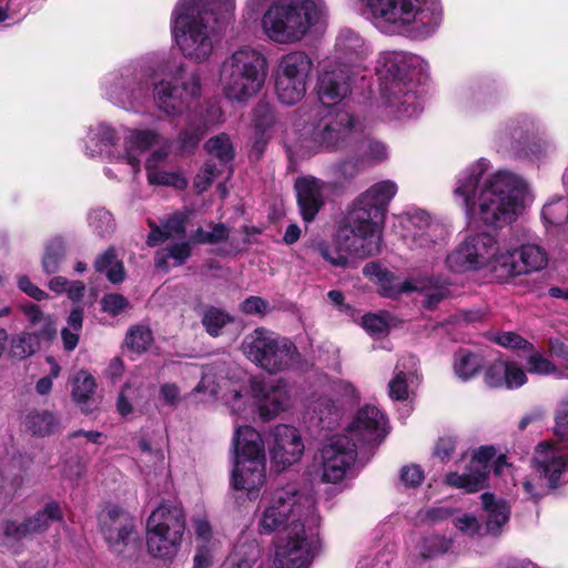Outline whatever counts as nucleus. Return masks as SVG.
Listing matches in <instances>:
<instances>
[{"mask_svg":"<svg viewBox=\"0 0 568 568\" xmlns=\"http://www.w3.org/2000/svg\"><path fill=\"white\" fill-rule=\"evenodd\" d=\"M503 240L488 232L467 234L446 256L445 265L454 273L488 270L498 277Z\"/></svg>","mask_w":568,"mask_h":568,"instance_id":"2eb2a0df","label":"nucleus"},{"mask_svg":"<svg viewBox=\"0 0 568 568\" xmlns=\"http://www.w3.org/2000/svg\"><path fill=\"white\" fill-rule=\"evenodd\" d=\"M556 444L541 443L536 447L535 468L550 488L568 480V399H562L555 415Z\"/></svg>","mask_w":568,"mask_h":568,"instance_id":"f3484780","label":"nucleus"},{"mask_svg":"<svg viewBox=\"0 0 568 568\" xmlns=\"http://www.w3.org/2000/svg\"><path fill=\"white\" fill-rule=\"evenodd\" d=\"M489 169L490 162L481 158L463 170L456 179L455 200L470 219L494 226L510 224L524 211L527 184L518 174L498 170L479 186Z\"/></svg>","mask_w":568,"mask_h":568,"instance_id":"f257e3e1","label":"nucleus"},{"mask_svg":"<svg viewBox=\"0 0 568 568\" xmlns=\"http://www.w3.org/2000/svg\"><path fill=\"white\" fill-rule=\"evenodd\" d=\"M361 16L382 33L427 40L440 28V0H357Z\"/></svg>","mask_w":568,"mask_h":568,"instance_id":"39448f33","label":"nucleus"},{"mask_svg":"<svg viewBox=\"0 0 568 568\" xmlns=\"http://www.w3.org/2000/svg\"><path fill=\"white\" fill-rule=\"evenodd\" d=\"M152 341L153 336L151 329L143 325L132 327L125 337L126 345L136 352L145 351L151 345Z\"/></svg>","mask_w":568,"mask_h":568,"instance_id":"e2e57ef3","label":"nucleus"},{"mask_svg":"<svg viewBox=\"0 0 568 568\" xmlns=\"http://www.w3.org/2000/svg\"><path fill=\"white\" fill-rule=\"evenodd\" d=\"M457 98L459 102L469 110L479 109L486 102V93L477 82H469L459 87Z\"/></svg>","mask_w":568,"mask_h":568,"instance_id":"4d7b16f0","label":"nucleus"},{"mask_svg":"<svg viewBox=\"0 0 568 568\" xmlns=\"http://www.w3.org/2000/svg\"><path fill=\"white\" fill-rule=\"evenodd\" d=\"M234 450L231 486L255 497L265 484L266 455L264 442L251 426L236 427L232 440Z\"/></svg>","mask_w":568,"mask_h":568,"instance_id":"1a4fd4ad","label":"nucleus"},{"mask_svg":"<svg viewBox=\"0 0 568 568\" xmlns=\"http://www.w3.org/2000/svg\"><path fill=\"white\" fill-rule=\"evenodd\" d=\"M542 122L530 114H518L500 125L494 141L498 151H505L516 158L539 161L555 151V144L547 140L529 142V139L542 132Z\"/></svg>","mask_w":568,"mask_h":568,"instance_id":"ddd939ff","label":"nucleus"},{"mask_svg":"<svg viewBox=\"0 0 568 568\" xmlns=\"http://www.w3.org/2000/svg\"><path fill=\"white\" fill-rule=\"evenodd\" d=\"M230 230L223 223H209L206 227H199L195 230L191 239L197 244H217L229 237Z\"/></svg>","mask_w":568,"mask_h":568,"instance_id":"864d4df0","label":"nucleus"},{"mask_svg":"<svg viewBox=\"0 0 568 568\" xmlns=\"http://www.w3.org/2000/svg\"><path fill=\"white\" fill-rule=\"evenodd\" d=\"M155 72L153 57L132 60L103 78L102 97L126 111H139L149 100L150 80Z\"/></svg>","mask_w":568,"mask_h":568,"instance_id":"6e6552de","label":"nucleus"},{"mask_svg":"<svg viewBox=\"0 0 568 568\" xmlns=\"http://www.w3.org/2000/svg\"><path fill=\"white\" fill-rule=\"evenodd\" d=\"M205 149L209 154L212 156V161L214 159L219 161L216 164L217 168L226 171V179H230L232 175V165L231 162L233 160L234 153L233 148L230 141V138L226 134H221L214 138H211L205 143Z\"/></svg>","mask_w":568,"mask_h":568,"instance_id":"37998d69","label":"nucleus"},{"mask_svg":"<svg viewBox=\"0 0 568 568\" xmlns=\"http://www.w3.org/2000/svg\"><path fill=\"white\" fill-rule=\"evenodd\" d=\"M189 214L185 212H175L161 222L159 226L155 222L149 220L151 232L146 243L149 246H156L170 237H182L185 234V223Z\"/></svg>","mask_w":568,"mask_h":568,"instance_id":"4c0bfd02","label":"nucleus"},{"mask_svg":"<svg viewBox=\"0 0 568 568\" xmlns=\"http://www.w3.org/2000/svg\"><path fill=\"white\" fill-rule=\"evenodd\" d=\"M523 490L525 493V496L527 499H531L537 501L542 496L546 495L547 488H550L548 486V483L546 479L540 476V474H535L528 476L521 484Z\"/></svg>","mask_w":568,"mask_h":568,"instance_id":"69168bd1","label":"nucleus"},{"mask_svg":"<svg viewBox=\"0 0 568 568\" xmlns=\"http://www.w3.org/2000/svg\"><path fill=\"white\" fill-rule=\"evenodd\" d=\"M232 317L225 311L211 306L206 308L202 316V324L205 331L213 337L221 334L222 328L232 322Z\"/></svg>","mask_w":568,"mask_h":568,"instance_id":"13d9d810","label":"nucleus"},{"mask_svg":"<svg viewBox=\"0 0 568 568\" xmlns=\"http://www.w3.org/2000/svg\"><path fill=\"white\" fill-rule=\"evenodd\" d=\"M191 253L187 242L174 243L156 252L155 265L168 270L170 266H179L186 262Z\"/></svg>","mask_w":568,"mask_h":568,"instance_id":"49530a36","label":"nucleus"},{"mask_svg":"<svg viewBox=\"0 0 568 568\" xmlns=\"http://www.w3.org/2000/svg\"><path fill=\"white\" fill-rule=\"evenodd\" d=\"M220 85L226 100L246 103L265 87L268 60L257 48L241 45L224 58L220 65Z\"/></svg>","mask_w":568,"mask_h":568,"instance_id":"423d86ee","label":"nucleus"},{"mask_svg":"<svg viewBox=\"0 0 568 568\" xmlns=\"http://www.w3.org/2000/svg\"><path fill=\"white\" fill-rule=\"evenodd\" d=\"M169 78L153 88V99L158 110L168 116H180L190 110L202 92L201 78L196 71H187L184 63L170 69Z\"/></svg>","mask_w":568,"mask_h":568,"instance_id":"dca6fc26","label":"nucleus"},{"mask_svg":"<svg viewBox=\"0 0 568 568\" xmlns=\"http://www.w3.org/2000/svg\"><path fill=\"white\" fill-rule=\"evenodd\" d=\"M99 520L109 546L121 552L118 546L126 545L133 530V520L130 515L116 505H108L101 511Z\"/></svg>","mask_w":568,"mask_h":568,"instance_id":"2f4dec72","label":"nucleus"},{"mask_svg":"<svg viewBox=\"0 0 568 568\" xmlns=\"http://www.w3.org/2000/svg\"><path fill=\"white\" fill-rule=\"evenodd\" d=\"M484 361L479 354L460 349L455 354L454 371L463 381L474 377L483 367Z\"/></svg>","mask_w":568,"mask_h":568,"instance_id":"de8ad7c7","label":"nucleus"},{"mask_svg":"<svg viewBox=\"0 0 568 568\" xmlns=\"http://www.w3.org/2000/svg\"><path fill=\"white\" fill-rule=\"evenodd\" d=\"M253 125L254 149L261 153L280 128L274 105L265 100H260L253 110Z\"/></svg>","mask_w":568,"mask_h":568,"instance_id":"f704fd0d","label":"nucleus"},{"mask_svg":"<svg viewBox=\"0 0 568 568\" xmlns=\"http://www.w3.org/2000/svg\"><path fill=\"white\" fill-rule=\"evenodd\" d=\"M159 134L153 130H129L121 144V135L112 125L99 122L88 128L83 152L90 158L130 165L132 173L140 171L141 155L156 144Z\"/></svg>","mask_w":568,"mask_h":568,"instance_id":"0eeeda50","label":"nucleus"},{"mask_svg":"<svg viewBox=\"0 0 568 568\" xmlns=\"http://www.w3.org/2000/svg\"><path fill=\"white\" fill-rule=\"evenodd\" d=\"M63 521V511L59 503L50 501L37 511L32 517L18 524L16 521H7L0 527V532L9 541H18L30 536L47 531L53 524Z\"/></svg>","mask_w":568,"mask_h":568,"instance_id":"bb28decb","label":"nucleus"},{"mask_svg":"<svg viewBox=\"0 0 568 568\" xmlns=\"http://www.w3.org/2000/svg\"><path fill=\"white\" fill-rule=\"evenodd\" d=\"M294 187L303 220L313 221L324 206L329 184L313 175H304L296 179Z\"/></svg>","mask_w":568,"mask_h":568,"instance_id":"7c9ffc66","label":"nucleus"},{"mask_svg":"<svg viewBox=\"0 0 568 568\" xmlns=\"http://www.w3.org/2000/svg\"><path fill=\"white\" fill-rule=\"evenodd\" d=\"M453 524L457 530L468 537L475 538L483 535V527L480 523L470 514L457 511L454 516Z\"/></svg>","mask_w":568,"mask_h":568,"instance_id":"0e129e2a","label":"nucleus"},{"mask_svg":"<svg viewBox=\"0 0 568 568\" xmlns=\"http://www.w3.org/2000/svg\"><path fill=\"white\" fill-rule=\"evenodd\" d=\"M417 358L413 355L402 357L396 367L394 377L388 383L389 397L394 400H406L409 396V386L417 378Z\"/></svg>","mask_w":568,"mask_h":568,"instance_id":"e433bc0d","label":"nucleus"},{"mask_svg":"<svg viewBox=\"0 0 568 568\" xmlns=\"http://www.w3.org/2000/svg\"><path fill=\"white\" fill-rule=\"evenodd\" d=\"M308 515L320 516L314 496L300 491L295 485H287L275 490L264 507L257 528L260 534H272L284 529L285 534L294 526L307 524Z\"/></svg>","mask_w":568,"mask_h":568,"instance_id":"9d476101","label":"nucleus"},{"mask_svg":"<svg viewBox=\"0 0 568 568\" xmlns=\"http://www.w3.org/2000/svg\"><path fill=\"white\" fill-rule=\"evenodd\" d=\"M89 224L100 236H104L113 230V217L109 211L95 209L89 214Z\"/></svg>","mask_w":568,"mask_h":568,"instance_id":"774afa93","label":"nucleus"},{"mask_svg":"<svg viewBox=\"0 0 568 568\" xmlns=\"http://www.w3.org/2000/svg\"><path fill=\"white\" fill-rule=\"evenodd\" d=\"M353 149L359 151L363 158L361 161L363 163L365 161L369 163H379L386 160L388 155L386 145L379 141L372 140L371 138L364 135L363 130Z\"/></svg>","mask_w":568,"mask_h":568,"instance_id":"603ef678","label":"nucleus"},{"mask_svg":"<svg viewBox=\"0 0 568 568\" xmlns=\"http://www.w3.org/2000/svg\"><path fill=\"white\" fill-rule=\"evenodd\" d=\"M222 110L214 103L205 105V113L203 109L196 110L192 116L187 119V125L179 134L180 146L183 151H192L209 128L222 121Z\"/></svg>","mask_w":568,"mask_h":568,"instance_id":"473e14b6","label":"nucleus"},{"mask_svg":"<svg viewBox=\"0 0 568 568\" xmlns=\"http://www.w3.org/2000/svg\"><path fill=\"white\" fill-rule=\"evenodd\" d=\"M316 122L306 129L304 141L316 150L339 151L353 149L362 132L354 115L342 108H321Z\"/></svg>","mask_w":568,"mask_h":568,"instance_id":"f8f14e48","label":"nucleus"},{"mask_svg":"<svg viewBox=\"0 0 568 568\" xmlns=\"http://www.w3.org/2000/svg\"><path fill=\"white\" fill-rule=\"evenodd\" d=\"M307 524L292 526L277 545L274 558L276 568H306L320 550V516L308 515Z\"/></svg>","mask_w":568,"mask_h":568,"instance_id":"aec40b11","label":"nucleus"},{"mask_svg":"<svg viewBox=\"0 0 568 568\" xmlns=\"http://www.w3.org/2000/svg\"><path fill=\"white\" fill-rule=\"evenodd\" d=\"M483 508L487 514L486 532L491 536L501 534L504 526L509 520L510 507L501 499H496L494 495L485 493L480 496Z\"/></svg>","mask_w":568,"mask_h":568,"instance_id":"58836bf2","label":"nucleus"},{"mask_svg":"<svg viewBox=\"0 0 568 568\" xmlns=\"http://www.w3.org/2000/svg\"><path fill=\"white\" fill-rule=\"evenodd\" d=\"M351 227H345L337 233V244L343 252L359 258L376 255L381 251L382 231L376 221L352 219Z\"/></svg>","mask_w":568,"mask_h":568,"instance_id":"5701e85b","label":"nucleus"},{"mask_svg":"<svg viewBox=\"0 0 568 568\" xmlns=\"http://www.w3.org/2000/svg\"><path fill=\"white\" fill-rule=\"evenodd\" d=\"M387 429L385 414L376 406L366 405L357 412L347 430L358 443L372 444L379 443Z\"/></svg>","mask_w":568,"mask_h":568,"instance_id":"c756f323","label":"nucleus"},{"mask_svg":"<svg viewBox=\"0 0 568 568\" xmlns=\"http://www.w3.org/2000/svg\"><path fill=\"white\" fill-rule=\"evenodd\" d=\"M372 53L371 43L359 32L343 28L336 36L333 57L329 61L348 68L349 72L361 73L366 69V61Z\"/></svg>","mask_w":568,"mask_h":568,"instance_id":"b1692460","label":"nucleus"},{"mask_svg":"<svg viewBox=\"0 0 568 568\" xmlns=\"http://www.w3.org/2000/svg\"><path fill=\"white\" fill-rule=\"evenodd\" d=\"M274 442L270 449L272 462L278 470L298 462L304 453V443L298 430L288 425H277L273 430Z\"/></svg>","mask_w":568,"mask_h":568,"instance_id":"c85d7f7f","label":"nucleus"},{"mask_svg":"<svg viewBox=\"0 0 568 568\" xmlns=\"http://www.w3.org/2000/svg\"><path fill=\"white\" fill-rule=\"evenodd\" d=\"M357 458V443L347 435L327 438L318 449L315 462L324 483H341L352 469Z\"/></svg>","mask_w":568,"mask_h":568,"instance_id":"4be33fe9","label":"nucleus"},{"mask_svg":"<svg viewBox=\"0 0 568 568\" xmlns=\"http://www.w3.org/2000/svg\"><path fill=\"white\" fill-rule=\"evenodd\" d=\"M236 0H179L171 13V32L183 55L197 63L213 53L219 30L234 17Z\"/></svg>","mask_w":568,"mask_h":568,"instance_id":"f03ea898","label":"nucleus"},{"mask_svg":"<svg viewBox=\"0 0 568 568\" xmlns=\"http://www.w3.org/2000/svg\"><path fill=\"white\" fill-rule=\"evenodd\" d=\"M363 273L374 280L381 288L384 297L396 298L402 294L416 291L425 293L424 306L428 310H435L440 302L452 295L450 282L444 278L418 277L400 280L387 268L376 262L367 263Z\"/></svg>","mask_w":568,"mask_h":568,"instance_id":"4468645a","label":"nucleus"},{"mask_svg":"<svg viewBox=\"0 0 568 568\" xmlns=\"http://www.w3.org/2000/svg\"><path fill=\"white\" fill-rule=\"evenodd\" d=\"M529 355L526 358L527 372L540 376L552 375L556 378L568 377L564 371H560L556 364L549 359L544 353L535 351H528Z\"/></svg>","mask_w":568,"mask_h":568,"instance_id":"8fccbe9b","label":"nucleus"},{"mask_svg":"<svg viewBox=\"0 0 568 568\" xmlns=\"http://www.w3.org/2000/svg\"><path fill=\"white\" fill-rule=\"evenodd\" d=\"M17 460L13 458L10 464L0 462V496L11 498L22 485V477L13 474Z\"/></svg>","mask_w":568,"mask_h":568,"instance_id":"6e6d98bb","label":"nucleus"},{"mask_svg":"<svg viewBox=\"0 0 568 568\" xmlns=\"http://www.w3.org/2000/svg\"><path fill=\"white\" fill-rule=\"evenodd\" d=\"M24 425L34 436L44 437L59 429L57 416L49 410H33L26 416Z\"/></svg>","mask_w":568,"mask_h":568,"instance_id":"c03bdc74","label":"nucleus"},{"mask_svg":"<svg viewBox=\"0 0 568 568\" xmlns=\"http://www.w3.org/2000/svg\"><path fill=\"white\" fill-rule=\"evenodd\" d=\"M65 245L61 239L52 240L45 247L42 257V267L47 274L58 272L60 264L64 257Z\"/></svg>","mask_w":568,"mask_h":568,"instance_id":"bf43d9fd","label":"nucleus"},{"mask_svg":"<svg viewBox=\"0 0 568 568\" xmlns=\"http://www.w3.org/2000/svg\"><path fill=\"white\" fill-rule=\"evenodd\" d=\"M97 272L104 273L113 284L121 283L124 280V268L118 260L114 248H108L103 254L97 257L94 262Z\"/></svg>","mask_w":568,"mask_h":568,"instance_id":"09e8293b","label":"nucleus"},{"mask_svg":"<svg viewBox=\"0 0 568 568\" xmlns=\"http://www.w3.org/2000/svg\"><path fill=\"white\" fill-rule=\"evenodd\" d=\"M498 277L509 280L542 271L548 265L546 250L537 243H524L513 236L503 240Z\"/></svg>","mask_w":568,"mask_h":568,"instance_id":"412c9836","label":"nucleus"},{"mask_svg":"<svg viewBox=\"0 0 568 568\" xmlns=\"http://www.w3.org/2000/svg\"><path fill=\"white\" fill-rule=\"evenodd\" d=\"M403 223L407 230L405 235H410L413 232L427 231L430 225H439V223L432 221L429 214L426 211L420 209L408 210L404 214Z\"/></svg>","mask_w":568,"mask_h":568,"instance_id":"052dcab7","label":"nucleus"},{"mask_svg":"<svg viewBox=\"0 0 568 568\" xmlns=\"http://www.w3.org/2000/svg\"><path fill=\"white\" fill-rule=\"evenodd\" d=\"M254 392L260 414L264 419H271L290 407L288 388L282 381L272 385L264 384L260 388L254 386Z\"/></svg>","mask_w":568,"mask_h":568,"instance_id":"72a5a7b5","label":"nucleus"},{"mask_svg":"<svg viewBox=\"0 0 568 568\" xmlns=\"http://www.w3.org/2000/svg\"><path fill=\"white\" fill-rule=\"evenodd\" d=\"M20 310L24 314L30 326H38L43 322V327L37 328L33 333L42 337L43 341H51L55 337L58 328L55 317L51 314H45L41 308L33 303H24L20 305Z\"/></svg>","mask_w":568,"mask_h":568,"instance_id":"a19ab883","label":"nucleus"},{"mask_svg":"<svg viewBox=\"0 0 568 568\" xmlns=\"http://www.w3.org/2000/svg\"><path fill=\"white\" fill-rule=\"evenodd\" d=\"M95 387L94 377L87 371H79L72 381V399L79 404L87 403Z\"/></svg>","mask_w":568,"mask_h":568,"instance_id":"5fc2aeb1","label":"nucleus"},{"mask_svg":"<svg viewBox=\"0 0 568 568\" xmlns=\"http://www.w3.org/2000/svg\"><path fill=\"white\" fill-rule=\"evenodd\" d=\"M314 62L303 50L284 53L274 68V87L278 101L294 105L302 101L312 78Z\"/></svg>","mask_w":568,"mask_h":568,"instance_id":"6ab92c4d","label":"nucleus"},{"mask_svg":"<svg viewBox=\"0 0 568 568\" xmlns=\"http://www.w3.org/2000/svg\"><path fill=\"white\" fill-rule=\"evenodd\" d=\"M397 184L392 180H384L373 184L354 202L352 219L376 221L381 226L384 214L390 201L397 193Z\"/></svg>","mask_w":568,"mask_h":568,"instance_id":"393cba45","label":"nucleus"},{"mask_svg":"<svg viewBox=\"0 0 568 568\" xmlns=\"http://www.w3.org/2000/svg\"><path fill=\"white\" fill-rule=\"evenodd\" d=\"M168 156V151L156 150L148 158L145 162L148 181L152 185L174 186L182 190L187 182L181 173L165 170Z\"/></svg>","mask_w":568,"mask_h":568,"instance_id":"c9c22d12","label":"nucleus"},{"mask_svg":"<svg viewBox=\"0 0 568 568\" xmlns=\"http://www.w3.org/2000/svg\"><path fill=\"white\" fill-rule=\"evenodd\" d=\"M427 70L428 64L422 57L406 51H386L379 55L377 108L383 119H410L423 111L418 84Z\"/></svg>","mask_w":568,"mask_h":568,"instance_id":"20e7f679","label":"nucleus"},{"mask_svg":"<svg viewBox=\"0 0 568 568\" xmlns=\"http://www.w3.org/2000/svg\"><path fill=\"white\" fill-rule=\"evenodd\" d=\"M42 337L32 332H21L10 339V356L16 359H27L39 348Z\"/></svg>","mask_w":568,"mask_h":568,"instance_id":"a18cd8bd","label":"nucleus"},{"mask_svg":"<svg viewBox=\"0 0 568 568\" xmlns=\"http://www.w3.org/2000/svg\"><path fill=\"white\" fill-rule=\"evenodd\" d=\"M358 74L327 60L317 81V95L323 108H332L343 101L351 93L352 82Z\"/></svg>","mask_w":568,"mask_h":568,"instance_id":"a878e982","label":"nucleus"},{"mask_svg":"<svg viewBox=\"0 0 568 568\" xmlns=\"http://www.w3.org/2000/svg\"><path fill=\"white\" fill-rule=\"evenodd\" d=\"M363 328L373 337L386 335L389 329V323L386 315L366 314L362 318Z\"/></svg>","mask_w":568,"mask_h":568,"instance_id":"338daca9","label":"nucleus"},{"mask_svg":"<svg viewBox=\"0 0 568 568\" xmlns=\"http://www.w3.org/2000/svg\"><path fill=\"white\" fill-rule=\"evenodd\" d=\"M541 219L546 227L560 226L568 221V199L555 196L545 203Z\"/></svg>","mask_w":568,"mask_h":568,"instance_id":"3c124183","label":"nucleus"},{"mask_svg":"<svg viewBox=\"0 0 568 568\" xmlns=\"http://www.w3.org/2000/svg\"><path fill=\"white\" fill-rule=\"evenodd\" d=\"M243 354L270 374L290 371L301 362L296 345L285 336L257 327L242 342Z\"/></svg>","mask_w":568,"mask_h":568,"instance_id":"9b49d317","label":"nucleus"},{"mask_svg":"<svg viewBox=\"0 0 568 568\" xmlns=\"http://www.w3.org/2000/svg\"><path fill=\"white\" fill-rule=\"evenodd\" d=\"M243 17L257 19L262 36L276 45L305 40L326 19L324 0H245Z\"/></svg>","mask_w":568,"mask_h":568,"instance_id":"7ed1b4c3","label":"nucleus"},{"mask_svg":"<svg viewBox=\"0 0 568 568\" xmlns=\"http://www.w3.org/2000/svg\"><path fill=\"white\" fill-rule=\"evenodd\" d=\"M495 455L494 447H479L473 453L467 471L463 474L452 471L446 475L445 483L452 487L463 489L465 493L478 491L485 485Z\"/></svg>","mask_w":568,"mask_h":568,"instance_id":"cd10ccee","label":"nucleus"},{"mask_svg":"<svg viewBox=\"0 0 568 568\" xmlns=\"http://www.w3.org/2000/svg\"><path fill=\"white\" fill-rule=\"evenodd\" d=\"M260 556L256 540L241 536L233 547L227 561L232 568H252Z\"/></svg>","mask_w":568,"mask_h":568,"instance_id":"79ce46f5","label":"nucleus"},{"mask_svg":"<svg viewBox=\"0 0 568 568\" xmlns=\"http://www.w3.org/2000/svg\"><path fill=\"white\" fill-rule=\"evenodd\" d=\"M412 250H420L425 254L443 248L446 240V230L443 225H430L427 231L413 232L405 235Z\"/></svg>","mask_w":568,"mask_h":568,"instance_id":"ea45409f","label":"nucleus"},{"mask_svg":"<svg viewBox=\"0 0 568 568\" xmlns=\"http://www.w3.org/2000/svg\"><path fill=\"white\" fill-rule=\"evenodd\" d=\"M185 529L184 514L180 506L161 504L152 511L146 523L149 552L159 558L173 557Z\"/></svg>","mask_w":568,"mask_h":568,"instance_id":"a211bd4d","label":"nucleus"},{"mask_svg":"<svg viewBox=\"0 0 568 568\" xmlns=\"http://www.w3.org/2000/svg\"><path fill=\"white\" fill-rule=\"evenodd\" d=\"M225 175L226 171L216 166L212 160H209L204 168L195 175L193 186L197 193L206 191L213 181L219 176Z\"/></svg>","mask_w":568,"mask_h":568,"instance_id":"680f3d73","label":"nucleus"}]
</instances>
